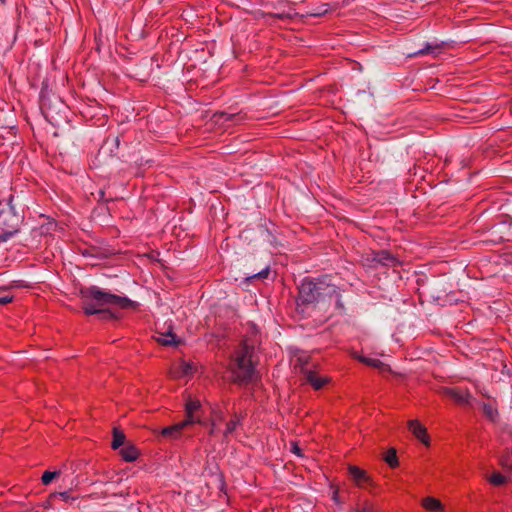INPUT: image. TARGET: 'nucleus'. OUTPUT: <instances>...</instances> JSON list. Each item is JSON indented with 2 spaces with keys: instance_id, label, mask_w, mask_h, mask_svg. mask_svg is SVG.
Wrapping results in <instances>:
<instances>
[{
  "instance_id": "a878e982",
  "label": "nucleus",
  "mask_w": 512,
  "mask_h": 512,
  "mask_svg": "<svg viewBox=\"0 0 512 512\" xmlns=\"http://www.w3.org/2000/svg\"><path fill=\"white\" fill-rule=\"evenodd\" d=\"M61 475L60 470L55 471H45L41 477V482L43 485H49L52 481L58 478Z\"/></svg>"
},
{
  "instance_id": "5701e85b",
  "label": "nucleus",
  "mask_w": 512,
  "mask_h": 512,
  "mask_svg": "<svg viewBox=\"0 0 512 512\" xmlns=\"http://www.w3.org/2000/svg\"><path fill=\"white\" fill-rule=\"evenodd\" d=\"M488 480L492 485L499 487L505 485L509 479L500 472H493Z\"/></svg>"
},
{
  "instance_id": "20e7f679",
  "label": "nucleus",
  "mask_w": 512,
  "mask_h": 512,
  "mask_svg": "<svg viewBox=\"0 0 512 512\" xmlns=\"http://www.w3.org/2000/svg\"><path fill=\"white\" fill-rule=\"evenodd\" d=\"M12 195L0 200V220L9 230H0V244L8 241L17 232V226L20 222V216L15 212L12 206Z\"/></svg>"
},
{
  "instance_id": "b1692460",
  "label": "nucleus",
  "mask_w": 512,
  "mask_h": 512,
  "mask_svg": "<svg viewBox=\"0 0 512 512\" xmlns=\"http://www.w3.org/2000/svg\"><path fill=\"white\" fill-rule=\"evenodd\" d=\"M240 422L241 416L238 415L237 413H234L231 419L226 423L225 434L233 433L236 430L237 426L240 424Z\"/></svg>"
},
{
  "instance_id": "c85d7f7f",
  "label": "nucleus",
  "mask_w": 512,
  "mask_h": 512,
  "mask_svg": "<svg viewBox=\"0 0 512 512\" xmlns=\"http://www.w3.org/2000/svg\"><path fill=\"white\" fill-rule=\"evenodd\" d=\"M500 465L504 470L512 472V455L509 452H506L501 456Z\"/></svg>"
},
{
  "instance_id": "aec40b11",
  "label": "nucleus",
  "mask_w": 512,
  "mask_h": 512,
  "mask_svg": "<svg viewBox=\"0 0 512 512\" xmlns=\"http://www.w3.org/2000/svg\"><path fill=\"white\" fill-rule=\"evenodd\" d=\"M212 119H214L215 122H227L242 119V117H240L239 113L230 114L224 111H217L213 114Z\"/></svg>"
},
{
  "instance_id": "39448f33",
  "label": "nucleus",
  "mask_w": 512,
  "mask_h": 512,
  "mask_svg": "<svg viewBox=\"0 0 512 512\" xmlns=\"http://www.w3.org/2000/svg\"><path fill=\"white\" fill-rule=\"evenodd\" d=\"M297 361L300 364V373L304 376L306 382L310 384L314 390L322 389L326 384L330 383V377H323L318 374V372L309 367L308 359H303L299 357Z\"/></svg>"
},
{
  "instance_id": "7c9ffc66",
  "label": "nucleus",
  "mask_w": 512,
  "mask_h": 512,
  "mask_svg": "<svg viewBox=\"0 0 512 512\" xmlns=\"http://www.w3.org/2000/svg\"><path fill=\"white\" fill-rule=\"evenodd\" d=\"M360 360H361V362H363L369 366L375 367V368H378L383 365V362L380 361L379 359L362 357Z\"/></svg>"
},
{
  "instance_id": "bb28decb",
  "label": "nucleus",
  "mask_w": 512,
  "mask_h": 512,
  "mask_svg": "<svg viewBox=\"0 0 512 512\" xmlns=\"http://www.w3.org/2000/svg\"><path fill=\"white\" fill-rule=\"evenodd\" d=\"M95 315H98L100 319L108 321V320H117L119 317L113 313L108 308H99V312H96Z\"/></svg>"
},
{
  "instance_id": "0eeeda50",
  "label": "nucleus",
  "mask_w": 512,
  "mask_h": 512,
  "mask_svg": "<svg viewBox=\"0 0 512 512\" xmlns=\"http://www.w3.org/2000/svg\"><path fill=\"white\" fill-rule=\"evenodd\" d=\"M201 407V402L198 399L188 398L185 403V419L183 420L187 426L194 423H201L200 416L198 415Z\"/></svg>"
},
{
  "instance_id": "393cba45",
  "label": "nucleus",
  "mask_w": 512,
  "mask_h": 512,
  "mask_svg": "<svg viewBox=\"0 0 512 512\" xmlns=\"http://www.w3.org/2000/svg\"><path fill=\"white\" fill-rule=\"evenodd\" d=\"M158 342L162 346H178L180 344V340H177V337L174 333H168V335L164 338H159Z\"/></svg>"
},
{
  "instance_id": "f257e3e1",
  "label": "nucleus",
  "mask_w": 512,
  "mask_h": 512,
  "mask_svg": "<svg viewBox=\"0 0 512 512\" xmlns=\"http://www.w3.org/2000/svg\"><path fill=\"white\" fill-rule=\"evenodd\" d=\"M297 289L296 306L302 313L306 307L319 308L324 309L327 318H331L334 315H343L346 311L341 289L332 283L330 275L305 277Z\"/></svg>"
},
{
  "instance_id": "dca6fc26",
  "label": "nucleus",
  "mask_w": 512,
  "mask_h": 512,
  "mask_svg": "<svg viewBox=\"0 0 512 512\" xmlns=\"http://www.w3.org/2000/svg\"><path fill=\"white\" fill-rule=\"evenodd\" d=\"M422 506L430 512H442L444 510L441 501L430 496L422 500Z\"/></svg>"
},
{
  "instance_id": "58836bf2",
  "label": "nucleus",
  "mask_w": 512,
  "mask_h": 512,
  "mask_svg": "<svg viewBox=\"0 0 512 512\" xmlns=\"http://www.w3.org/2000/svg\"><path fill=\"white\" fill-rule=\"evenodd\" d=\"M505 217H507L509 219V225L512 224V217L508 216V215H505Z\"/></svg>"
},
{
  "instance_id": "ea45409f",
  "label": "nucleus",
  "mask_w": 512,
  "mask_h": 512,
  "mask_svg": "<svg viewBox=\"0 0 512 512\" xmlns=\"http://www.w3.org/2000/svg\"><path fill=\"white\" fill-rule=\"evenodd\" d=\"M45 30H46V35L49 36L50 35L49 29L47 27H45Z\"/></svg>"
},
{
  "instance_id": "473e14b6",
  "label": "nucleus",
  "mask_w": 512,
  "mask_h": 512,
  "mask_svg": "<svg viewBox=\"0 0 512 512\" xmlns=\"http://www.w3.org/2000/svg\"><path fill=\"white\" fill-rule=\"evenodd\" d=\"M355 512H378V510L370 504H365L361 509L355 510Z\"/></svg>"
},
{
  "instance_id": "c9c22d12",
  "label": "nucleus",
  "mask_w": 512,
  "mask_h": 512,
  "mask_svg": "<svg viewBox=\"0 0 512 512\" xmlns=\"http://www.w3.org/2000/svg\"><path fill=\"white\" fill-rule=\"evenodd\" d=\"M59 497L64 501V502H68L69 500H75L76 498L74 497H70L69 493L68 492H62V493H59Z\"/></svg>"
},
{
  "instance_id": "9b49d317",
  "label": "nucleus",
  "mask_w": 512,
  "mask_h": 512,
  "mask_svg": "<svg viewBox=\"0 0 512 512\" xmlns=\"http://www.w3.org/2000/svg\"><path fill=\"white\" fill-rule=\"evenodd\" d=\"M349 475L352 478V480L356 483L359 487H366L370 484L371 479L367 472L358 466L350 465L348 467Z\"/></svg>"
},
{
  "instance_id": "f3484780",
  "label": "nucleus",
  "mask_w": 512,
  "mask_h": 512,
  "mask_svg": "<svg viewBox=\"0 0 512 512\" xmlns=\"http://www.w3.org/2000/svg\"><path fill=\"white\" fill-rule=\"evenodd\" d=\"M331 10H332V8H331L330 4L324 3L314 10L306 12V14L298 13V16L296 18L303 19L305 17H323Z\"/></svg>"
},
{
  "instance_id": "72a5a7b5",
  "label": "nucleus",
  "mask_w": 512,
  "mask_h": 512,
  "mask_svg": "<svg viewBox=\"0 0 512 512\" xmlns=\"http://www.w3.org/2000/svg\"><path fill=\"white\" fill-rule=\"evenodd\" d=\"M291 451L296 454L297 456L299 457H303V452H302V449L297 445V443H293L292 444V449Z\"/></svg>"
},
{
  "instance_id": "f8f14e48",
  "label": "nucleus",
  "mask_w": 512,
  "mask_h": 512,
  "mask_svg": "<svg viewBox=\"0 0 512 512\" xmlns=\"http://www.w3.org/2000/svg\"><path fill=\"white\" fill-rule=\"evenodd\" d=\"M408 428L418 440L425 445H429V436L427 434V429L423 424L418 420H410L408 422Z\"/></svg>"
},
{
  "instance_id": "2eb2a0df",
  "label": "nucleus",
  "mask_w": 512,
  "mask_h": 512,
  "mask_svg": "<svg viewBox=\"0 0 512 512\" xmlns=\"http://www.w3.org/2000/svg\"><path fill=\"white\" fill-rule=\"evenodd\" d=\"M187 427V425L182 421V422H179L177 424H174V425H171V426H167V427H164L162 430H161V435L165 438H170V439H177L180 434H181V431Z\"/></svg>"
},
{
  "instance_id": "cd10ccee",
  "label": "nucleus",
  "mask_w": 512,
  "mask_h": 512,
  "mask_svg": "<svg viewBox=\"0 0 512 512\" xmlns=\"http://www.w3.org/2000/svg\"><path fill=\"white\" fill-rule=\"evenodd\" d=\"M180 371L177 372L174 377H182L193 373V365L190 363H187L185 361H182L179 366Z\"/></svg>"
},
{
  "instance_id": "f03ea898",
  "label": "nucleus",
  "mask_w": 512,
  "mask_h": 512,
  "mask_svg": "<svg viewBox=\"0 0 512 512\" xmlns=\"http://www.w3.org/2000/svg\"><path fill=\"white\" fill-rule=\"evenodd\" d=\"M79 295L82 301V310L87 316L96 314V312H99V308H103L106 305H116L121 309H131L134 311L139 308V303L132 301L128 297L104 291L94 285L81 288Z\"/></svg>"
},
{
  "instance_id": "423d86ee",
  "label": "nucleus",
  "mask_w": 512,
  "mask_h": 512,
  "mask_svg": "<svg viewBox=\"0 0 512 512\" xmlns=\"http://www.w3.org/2000/svg\"><path fill=\"white\" fill-rule=\"evenodd\" d=\"M253 15L256 20L262 19L267 25H274L276 19L284 22H291L298 16V12H296L294 9L283 12L256 10Z\"/></svg>"
},
{
  "instance_id": "4c0bfd02",
  "label": "nucleus",
  "mask_w": 512,
  "mask_h": 512,
  "mask_svg": "<svg viewBox=\"0 0 512 512\" xmlns=\"http://www.w3.org/2000/svg\"><path fill=\"white\" fill-rule=\"evenodd\" d=\"M430 49H431V47L427 46L425 49L419 51V54H422V55L428 54L430 52Z\"/></svg>"
},
{
  "instance_id": "2f4dec72",
  "label": "nucleus",
  "mask_w": 512,
  "mask_h": 512,
  "mask_svg": "<svg viewBox=\"0 0 512 512\" xmlns=\"http://www.w3.org/2000/svg\"><path fill=\"white\" fill-rule=\"evenodd\" d=\"M288 4H289V2L286 1V0L279 1L276 6H273V8H274L273 12H283V11H286L284 9V7L287 6ZM290 9L291 8H289L287 11H289Z\"/></svg>"
},
{
  "instance_id": "4468645a",
  "label": "nucleus",
  "mask_w": 512,
  "mask_h": 512,
  "mask_svg": "<svg viewBox=\"0 0 512 512\" xmlns=\"http://www.w3.org/2000/svg\"><path fill=\"white\" fill-rule=\"evenodd\" d=\"M122 459L126 462H134L138 459L139 455H140V452L138 450V448L128 442L126 445H124L120 451H119Z\"/></svg>"
},
{
  "instance_id": "7ed1b4c3",
  "label": "nucleus",
  "mask_w": 512,
  "mask_h": 512,
  "mask_svg": "<svg viewBox=\"0 0 512 512\" xmlns=\"http://www.w3.org/2000/svg\"><path fill=\"white\" fill-rule=\"evenodd\" d=\"M254 347L243 343L235 358L238 372L233 377V382L239 385L248 384L252 381L254 374V365L252 363V355Z\"/></svg>"
},
{
  "instance_id": "412c9836",
  "label": "nucleus",
  "mask_w": 512,
  "mask_h": 512,
  "mask_svg": "<svg viewBox=\"0 0 512 512\" xmlns=\"http://www.w3.org/2000/svg\"><path fill=\"white\" fill-rule=\"evenodd\" d=\"M383 459L393 469L399 466L397 451L394 448L388 449Z\"/></svg>"
},
{
  "instance_id": "9d476101",
  "label": "nucleus",
  "mask_w": 512,
  "mask_h": 512,
  "mask_svg": "<svg viewBox=\"0 0 512 512\" xmlns=\"http://www.w3.org/2000/svg\"><path fill=\"white\" fill-rule=\"evenodd\" d=\"M35 222L37 226H34V231H38L41 236L51 234L57 227L56 221L44 214H39L37 219L34 218V223Z\"/></svg>"
},
{
  "instance_id": "a19ab883",
  "label": "nucleus",
  "mask_w": 512,
  "mask_h": 512,
  "mask_svg": "<svg viewBox=\"0 0 512 512\" xmlns=\"http://www.w3.org/2000/svg\"><path fill=\"white\" fill-rule=\"evenodd\" d=\"M36 289H37V287H36V286H34V287H33L34 295H36V294H37V293H36Z\"/></svg>"
},
{
  "instance_id": "ddd939ff",
  "label": "nucleus",
  "mask_w": 512,
  "mask_h": 512,
  "mask_svg": "<svg viewBox=\"0 0 512 512\" xmlns=\"http://www.w3.org/2000/svg\"><path fill=\"white\" fill-rule=\"evenodd\" d=\"M374 261L386 267H396L400 263L398 259L387 250L377 252Z\"/></svg>"
},
{
  "instance_id": "6ab92c4d",
  "label": "nucleus",
  "mask_w": 512,
  "mask_h": 512,
  "mask_svg": "<svg viewBox=\"0 0 512 512\" xmlns=\"http://www.w3.org/2000/svg\"><path fill=\"white\" fill-rule=\"evenodd\" d=\"M126 435L124 434V432L117 428V427H114L113 428V440L111 442V448L114 449V450H117L119 449L121 446H124L126 445Z\"/></svg>"
},
{
  "instance_id": "1a4fd4ad",
  "label": "nucleus",
  "mask_w": 512,
  "mask_h": 512,
  "mask_svg": "<svg viewBox=\"0 0 512 512\" xmlns=\"http://www.w3.org/2000/svg\"><path fill=\"white\" fill-rule=\"evenodd\" d=\"M506 221H501L497 224L491 226V228L487 231V236L483 239V242L490 243L493 245L500 244L507 239L506 233L504 230V225Z\"/></svg>"
},
{
  "instance_id": "4be33fe9",
  "label": "nucleus",
  "mask_w": 512,
  "mask_h": 512,
  "mask_svg": "<svg viewBox=\"0 0 512 512\" xmlns=\"http://www.w3.org/2000/svg\"><path fill=\"white\" fill-rule=\"evenodd\" d=\"M483 414L492 422H495L498 418V410L490 403H483Z\"/></svg>"
},
{
  "instance_id": "a211bd4d",
  "label": "nucleus",
  "mask_w": 512,
  "mask_h": 512,
  "mask_svg": "<svg viewBox=\"0 0 512 512\" xmlns=\"http://www.w3.org/2000/svg\"><path fill=\"white\" fill-rule=\"evenodd\" d=\"M82 254L84 256H91V257L103 259V258H108L112 253L107 249L96 247V246H91L88 249H85L82 252Z\"/></svg>"
},
{
  "instance_id": "f704fd0d",
  "label": "nucleus",
  "mask_w": 512,
  "mask_h": 512,
  "mask_svg": "<svg viewBox=\"0 0 512 512\" xmlns=\"http://www.w3.org/2000/svg\"><path fill=\"white\" fill-rule=\"evenodd\" d=\"M42 85H43V87H42V90H41V92H40V104H41V105H42V101H43V99H44V92H45V90L48 88V80H44V81L42 82Z\"/></svg>"
},
{
  "instance_id": "e433bc0d",
  "label": "nucleus",
  "mask_w": 512,
  "mask_h": 512,
  "mask_svg": "<svg viewBox=\"0 0 512 512\" xmlns=\"http://www.w3.org/2000/svg\"><path fill=\"white\" fill-rule=\"evenodd\" d=\"M12 301V297L9 295L0 296V305L8 304Z\"/></svg>"
},
{
  "instance_id": "c756f323",
  "label": "nucleus",
  "mask_w": 512,
  "mask_h": 512,
  "mask_svg": "<svg viewBox=\"0 0 512 512\" xmlns=\"http://www.w3.org/2000/svg\"><path fill=\"white\" fill-rule=\"evenodd\" d=\"M269 274H270V267L267 266L266 268L262 269L260 272L255 273V274L249 276L247 278V280L252 281V280L266 279Z\"/></svg>"
},
{
  "instance_id": "6e6552de",
  "label": "nucleus",
  "mask_w": 512,
  "mask_h": 512,
  "mask_svg": "<svg viewBox=\"0 0 512 512\" xmlns=\"http://www.w3.org/2000/svg\"><path fill=\"white\" fill-rule=\"evenodd\" d=\"M441 393L450 397L458 405L470 404L471 394L468 390L463 391L458 387H442Z\"/></svg>"
}]
</instances>
